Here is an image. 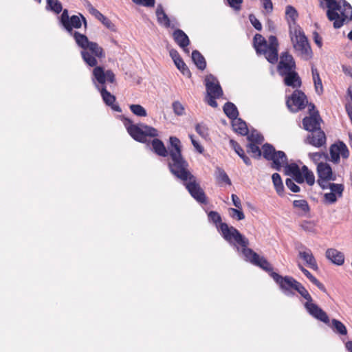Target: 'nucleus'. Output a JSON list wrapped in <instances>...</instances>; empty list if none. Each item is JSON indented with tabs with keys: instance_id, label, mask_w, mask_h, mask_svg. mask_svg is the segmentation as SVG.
Instances as JSON below:
<instances>
[{
	"instance_id": "nucleus-1",
	"label": "nucleus",
	"mask_w": 352,
	"mask_h": 352,
	"mask_svg": "<svg viewBox=\"0 0 352 352\" xmlns=\"http://www.w3.org/2000/svg\"><path fill=\"white\" fill-rule=\"evenodd\" d=\"M172 142L174 151H171V161L167 162V166L170 173L177 179L182 180L184 186L191 197L198 203L206 204L207 197L204 190L197 182L196 177L189 170V164L183 155H181L179 145Z\"/></svg>"
},
{
	"instance_id": "nucleus-2",
	"label": "nucleus",
	"mask_w": 352,
	"mask_h": 352,
	"mask_svg": "<svg viewBox=\"0 0 352 352\" xmlns=\"http://www.w3.org/2000/svg\"><path fill=\"white\" fill-rule=\"evenodd\" d=\"M224 228V237L225 240L230 245H233L237 250H240L241 248V253L244 256V259L252 265L259 267L267 272L271 277V274L273 272V267L271 263L264 257L260 256L251 248H249V240L243 234H242L236 228L233 226L228 227L223 226Z\"/></svg>"
},
{
	"instance_id": "nucleus-3",
	"label": "nucleus",
	"mask_w": 352,
	"mask_h": 352,
	"mask_svg": "<svg viewBox=\"0 0 352 352\" xmlns=\"http://www.w3.org/2000/svg\"><path fill=\"white\" fill-rule=\"evenodd\" d=\"M91 80L96 89L100 91L104 104L114 111L122 112L121 107L116 103V96L107 91L105 85L106 82H116V75L113 72L111 69L104 70L102 66L96 67L92 72Z\"/></svg>"
},
{
	"instance_id": "nucleus-4",
	"label": "nucleus",
	"mask_w": 352,
	"mask_h": 352,
	"mask_svg": "<svg viewBox=\"0 0 352 352\" xmlns=\"http://www.w3.org/2000/svg\"><path fill=\"white\" fill-rule=\"evenodd\" d=\"M268 41L269 44L261 34H256L253 45L258 56L263 54L270 63L275 64L278 60V41L274 35L268 37Z\"/></svg>"
},
{
	"instance_id": "nucleus-5",
	"label": "nucleus",
	"mask_w": 352,
	"mask_h": 352,
	"mask_svg": "<svg viewBox=\"0 0 352 352\" xmlns=\"http://www.w3.org/2000/svg\"><path fill=\"white\" fill-rule=\"evenodd\" d=\"M124 124L131 137L138 142L146 143L147 137L158 136V131L155 128L146 124H141L139 126L138 124H133L130 118H124Z\"/></svg>"
},
{
	"instance_id": "nucleus-6",
	"label": "nucleus",
	"mask_w": 352,
	"mask_h": 352,
	"mask_svg": "<svg viewBox=\"0 0 352 352\" xmlns=\"http://www.w3.org/2000/svg\"><path fill=\"white\" fill-rule=\"evenodd\" d=\"M294 291H296L307 300L304 304V307L310 316L325 324L329 322V318L327 313L317 304L313 302L311 296L300 282L298 281Z\"/></svg>"
},
{
	"instance_id": "nucleus-7",
	"label": "nucleus",
	"mask_w": 352,
	"mask_h": 352,
	"mask_svg": "<svg viewBox=\"0 0 352 352\" xmlns=\"http://www.w3.org/2000/svg\"><path fill=\"white\" fill-rule=\"evenodd\" d=\"M263 157L270 162V168L280 171L283 165L286 164L288 157L283 151H277L275 147L270 144L265 143L262 145Z\"/></svg>"
},
{
	"instance_id": "nucleus-8",
	"label": "nucleus",
	"mask_w": 352,
	"mask_h": 352,
	"mask_svg": "<svg viewBox=\"0 0 352 352\" xmlns=\"http://www.w3.org/2000/svg\"><path fill=\"white\" fill-rule=\"evenodd\" d=\"M71 36L74 37L77 45L82 49L80 54L83 61L89 67H98L97 59L90 52L87 51L91 42L88 39L87 36L77 31H75Z\"/></svg>"
},
{
	"instance_id": "nucleus-9",
	"label": "nucleus",
	"mask_w": 352,
	"mask_h": 352,
	"mask_svg": "<svg viewBox=\"0 0 352 352\" xmlns=\"http://www.w3.org/2000/svg\"><path fill=\"white\" fill-rule=\"evenodd\" d=\"M307 103V96L298 89L294 90L290 96L286 98V106L292 113H297L305 109Z\"/></svg>"
},
{
	"instance_id": "nucleus-10",
	"label": "nucleus",
	"mask_w": 352,
	"mask_h": 352,
	"mask_svg": "<svg viewBox=\"0 0 352 352\" xmlns=\"http://www.w3.org/2000/svg\"><path fill=\"white\" fill-rule=\"evenodd\" d=\"M271 278H273L285 296H295L294 290L295 289L298 281L294 277L290 276H283L276 272H272L271 274Z\"/></svg>"
},
{
	"instance_id": "nucleus-11",
	"label": "nucleus",
	"mask_w": 352,
	"mask_h": 352,
	"mask_svg": "<svg viewBox=\"0 0 352 352\" xmlns=\"http://www.w3.org/2000/svg\"><path fill=\"white\" fill-rule=\"evenodd\" d=\"M326 1V6L328 8L327 11V16L329 21H333V28L335 29L340 28L344 23L346 15L342 12V16L338 13V10L341 8L340 1L338 2L336 0H324Z\"/></svg>"
},
{
	"instance_id": "nucleus-12",
	"label": "nucleus",
	"mask_w": 352,
	"mask_h": 352,
	"mask_svg": "<svg viewBox=\"0 0 352 352\" xmlns=\"http://www.w3.org/2000/svg\"><path fill=\"white\" fill-rule=\"evenodd\" d=\"M173 140H175V142L179 145L181 155H182V146L181 141L178 138L175 136H170L169 138V145L168 146V148H166L164 142L161 140L157 138L153 139L151 142V145L154 153L157 155L164 157L169 155L170 160L168 161V162L171 161L170 152L171 151H174V146H173L172 143Z\"/></svg>"
},
{
	"instance_id": "nucleus-13",
	"label": "nucleus",
	"mask_w": 352,
	"mask_h": 352,
	"mask_svg": "<svg viewBox=\"0 0 352 352\" xmlns=\"http://www.w3.org/2000/svg\"><path fill=\"white\" fill-rule=\"evenodd\" d=\"M80 14L78 15L69 16L68 10L65 9L59 18L60 24L71 35L74 33V29H79L82 27V21Z\"/></svg>"
},
{
	"instance_id": "nucleus-14",
	"label": "nucleus",
	"mask_w": 352,
	"mask_h": 352,
	"mask_svg": "<svg viewBox=\"0 0 352 352\" xmlns=\"http://www.w3.org/2000/svg\"><path fill=\"white\" fill-rule=\"evenodd\" d=\"M295 33L296 41H294L292 38L294 49L296 51L300 52L302 56L305 59L307 60L311 58L312 50L308 42V39L304 32L299 30L298 35L296 34V31H295Z\"/></svg>"
},
{
	"instance_id": "nucleus-15",
	"label": "nucleus",
	"mask_w": 352,
	"mask_h": 352,
	"mask_svg": "<svg viewBox=\"0 0 352 352\" xmlns=\"http://www.w3.org/2000/svg\"><path fill=\"white\" fill-rule=\"evenodd\" d=\"M204 84L208 96L221 97L223 96V89L218 79L213 74H210L206 76Z\"/></svg>"
},
{
	"instance_id": "nucleus-16",
	"label": "nucleus",
	"mask_w": 352,
	"mask_h": 352,
	"mask_svg": "<svg viewBox=\"0 0 352 352\" xmlns=\"http://www.w3.org/2000/svg\"><path fill=\"white\" fill-rule=\"evenodd\" d=\"M296 69V65L294 57L285 51L281 52L280 60L277 65V71L279 74Z\"/></svg>"
},
{
	"instance_id": "nucleus-17",
	"label": "nucleus",
	"mask_w": 352,
	"mask_h": 352,
	"mask_svg": "<svg viewBox=\"0 0 352 352\" xmlns=\"http://www.w3.org/2000/svg\"><path fill=\"white\" fill-rule=\"evenodd\" d=\"M322 120L318 111H315L311 116H306L302 119L303 129L307 131L314 133L321 129L320 123Z\"/></svg>"
},
{
	"instance_id": "nucleus-18",
	"label": "nucleus",
	"mask_w": 352,
	"mask_h": 352,
	"mask_svg": "<svg viewBox=\"0 0 352 352\" xmlns=\"http://www.w3.org/2000/svg\"><path fill=\"white\" fill-rule=\"evenodd\" d=\"M326 140L324 132L320 129V131H315L314 133L311 132L310 134H308L304 142L307 144L320 148L325 145Z\"/></svg>"
},
{
	"instance_id": "nucleus-19",
	"label": "nucleus",
	"mask_w": 352,
	"mask_h": 352,
	"mask_svg": "<svg viewBox=\"0 0 352 352\" xmlns=\"http://www.w3.org/2000/svg\"><path fill=\"white\" fill-rule=\"evenodd\" d=\"M318 179L326 181H335L336 177L333 175L331 166L327 162H320L317 165Z\"/></svg>"
},
{
	"instance_id": "nucleus-20",
	"label": "nucleus",
	"mask_w": 352,
	"mask_h": 352,
	"mask_svg": "<svg viewBox=\"0 0 352 352\" xmlns=\"http://www.w3.org/2000/svg\"><path fill=\"white\" fill-rule=\"evenodd\" d=\"M173 38L175 42L186 53H189L187 47L190 45V39L188 35L181 29H176L173 32Z\"/></svg>"
},
{
	"instance_id": "nucleus-21",
	"label": "nucleus",
	"mask_w": 352,
	"mask_h": 352,
	"mask_svg": "<svg viewBox=\"0 0 352 352\" xmlns=\"http://www.w3.org/2000/svg\"><path fill=\"white\" fill-rule=\"evenodd\" d=\"M279 75L285 77L284 83L285 85L293 88H298L301 86V79L296 72V69L286 72Z\"/></svg>"
},
{
	"instance_id": "nucleus-22",
	"label": "nucleus",
	"mask_w": 352,
	"mask_h": 352,
	"mask_svg": "<svg viewBox=\"0 0 352 352\" xmlns=\"http://www.w3.org/2000/svg\"><path fill=\"white\" fill-rule=\"evenodd\" d=\"M326 258L334 265L340 266L344 263V255L334 248H329L325 253Z\"/></svg>"
},
{
	"instance_id": "nucleus-23",
	"label": "nucleus",
	"mask_w": 352,
	"mask_h": 352,
	"mask_svg": "<svg viewBox=\"0 0 352 352\" xmlns=\"http://www.w3.org/2000/svg\"><path fill=\"white\" fill-rule=\"evenodd\" d=\"M229 143L232 148L243 160L244 164L248 166H252V163L250 158L246 155L245 151L240 144L233 139H230Z\"/></svg>"
},
{
	"instance_id": "nucleus-24",
	"label": "nucleus",
	"mask_w": 352,
	"mask_h": 352,
	"mask_svg": "<svg viewBox=\"0 0 352 352\" xmlns=\"http://www.w3.org/2000/svg\"><path fill=\"white\" fill-rule=\"evenodd\" d=\"M301 247L306 249V251L300 252L299 256L303 259L308 266L314 270L318 269V264L315 257L314 256L311 250L307 249L305 246L301 245Z\"/></svg>"
},
{
	"instance_id": "nucleus-25",
	"label": "nucleus",
	"mask_w": 352,
	"mask_h": 352,
	"mask_svg": "<svg viewBox=\"0 0 352 352\" xmlns=\"http://www.w3.org/2000/svg\"><path fill=\"white\" fill-rule=\"evenodd\" d=\"M233 130L241 135H247L248 129L246 122L241 118H238L232 120Z\"/></svg>"
},
{
	"instance_id": "nucleus-26",
	"label": "nucleus",
	"mask_w": 352,
	"mask_h": 352,
	"mask_svg": "<svg viewBox=\"0 0 352 352\" xmlns=\"http://www.w3.org/2000/svg\"><path fill=\"white\" fill-rule=\"evenodd\" d=\"M293 207L298 209V215L306 217L310 212V207L307 200L298 199L293 201Z\"/></svg>"
},
{
	"instance_id": "nucleus-27",
	"label": "nucleus",
	"mask_w": 352,
	"mask_h": 352,
	"mask_svg": "<svg viewBox=\"0 0 352 352\" xmlns=\"http://www.w3.org/2000/svg\"><path fill=\"white\" fill-rule=\"evenodd\" d=\"M223 111L226 116L230 119L234 120L239 116V111L236 105L232 102H227L223 107Z\"/></svg>"
},
{
	"instance_id": "nucleus-28",
	"label": "nucleus",
	"mask_w": 352,
	"mask_h": 352,
	"mask_svg": "<svg viewBox=\"0 0 352 352\" xmlns=\"http://www.w3.org/2000/svg\"><path fill=\"white\" fill-rule=\"evenodd\" d=\"M192 60L199 69L203 71L206 68V59L199 51L195 50L192 52Z\"/></svg>"
},
{
	"instance_id": "nucleus-29",
	"label": "nucleus",
	"mask_w": 352,
	"mask_h": 352,
	"mask_svg": "<svg viewBox=\"0 0 352 352\" xmlns=\"http://www.w3.org/2000/svg\"><path fill=\"white\" fill-rule=\"evenodd\" d=\"M272 182L276 190V192L280 197L284 196L285 187L279 173H274L272 175Z\"/></svg>"
},
{
	"instance_id": "nucleus-30",
	"label": "nucleus",
	"mask_w": 352,
	"mask_h": 352,
	"mask_svg": "<svg viewBox=\"0 0 352 352\" xmlns=\"http://www.w3.org/2000/svg\"><path fill=\"white\" fill-rule=\"evenodd\" d=\"M208 221L210 222H212L216 225H217V223H219V228L221 230V235H222L223 238L225 239L224 234H223V231H224L223 226L226 225L228 227H229V226L226 223L221 222V217L219 214V213L216 211H210L208 214Z\"/></svg>"
},
{
	"instance_id": "nucleus-31",
	"label": "nucleus",
	"mask_w": 352,
	"mask_h": 352,
	"mask_svg": "<svg viewBox=\"0 0 352 352\" xmlns=\"http://www.w3.org/2000/svg\"><path fill=\"white\" fill-rule=\"evenodd\" d=\"M246 151L250 154L251 157L255 160H260L263 156V150L258 145L253 143H248L246 145Z\"/></svg>"
},
{
	"instance_id": "nucleus-32",
	"label": "nucleus",
	"mask_w": 352,
	"mask_h": 352,
	"mask_svg": "<svg viewBox=\"0 0 352 352\" xmlns=\"http://www.w3.org/2000/svg\"><path fill=\"white\" fill-rule=\"evenodd\" d=\"M331 327L334 333L340 336H346L347 334V329L346 326L340 320L337 319L331 320Z\"/></svg>"
},
{
	"instance_id": "nucleus-33",
	"label": "nucleus",
	"mask_w": 352,
	"mask_h": 352,
	"mask_svg": "<svg viewBox=\"0 0 352 352\" xmlns=\"http://www.w3.org/2000/svg\"><path fill=\"white\" fill-rule=\"evenodd\" d=\"M285 17L289 25L292 23L296 24V19L298 17L296 9L292 6H287L285 8Z\"/></svg>"
},
{
	"instance_id": "nucleus-34",
	"label": "nucleus",
	"mask_w": 352,
	"mask_h": 352,
	"mask_svg": "<svg viewBox=\"0 0 352 352\" xmlns=\"http://www.w3.org/2000/svg\"><path fill=\"white\" fill-rule=\"evenodd\" d=\"M216 180L219 184L225 183L228 185H232V182L226 172L221 167L217 166L215 170Z\"/></svg>"
},
{
	"instance_id": "nucleus-35",
	"label": "nucleus",
	"mask_w": 352,
	"mask_h": 352,
	"mask_svg": "<svg viewBox=\"0 0 352 352\" xmlns=\"http://www.w3.org/2000/svg\"><path fill=\"white\" fill-rule=\"evenodd\" d=\"M91 52V54L94 56L96 58H102L105 57V53L102 47L99 46V45L96 42H91L90 45L87 48Z\"/></svg>"
},
{
	"instance_id": "nucleus-36",
	"label": "nucleus",
	"mask_w": 352,
	"mask_h": 352,
	"mask_svg": "<svg viewBox=\"0 0 352 352\" xmlns=\"http://www.w3.org/2000/svg\"><path fill=\"white\" fill-rule=\"evenodd\" d=\"M329 153L331 155V160L335 164L340 162V148L339 142L333 144L329 148Z\"/></svg>"
},
{
	"instance_id": "nucleus-37",
	"label": "nucleus",
	"mask_w": 352,
	"mask_h": 352,
	"mask_svg": "<svg viewBox=\"0 0 352 352\" xmlns=\"http://www.w3.org/2000/svg\"><path fill=\"white\" fill-rule=\"evenodd\" d=\"M46 8L53 11L56 14H59L63 10L62 3L58 0H46Z\"/></svg>"
},
{
	"instance_id": "nucleus-38",
	"label": "nucleus",
	"mask_w": 352,
	"mask_h": 352,
	"mask_svg": "<svg viewBox=\"0 0 352 352\" xmlns=\"http://www.w3.org/2000/svg\"><path fill=\"white\" fill-rule=\"evenodd\" d=\"M283 168H284L285 175L288 176H292L300 170L299 166L296 163L292 162L289 164L288 160L287 161L286 164L283 165Z\"/></svg>"
},
{
	"instance_id": "nucleus-39",
	"label": "nucleus",
	"mask_w": 352,
	"mask_h": 352,
	"mask_svg": "<svg viewBox=\"0 0 352 352\" xmlns=\"http://www.w3.org/2000/svg\"><path fill=\"white\" fill-rule=\"evenodd\" d=\"M129 109L134 115L138 117H146L147 116L146 110L140 104H131Z\"/></svg>"
},
{
	"instance_id": "nucleus-40",
	"label": "nucleus",
	"mask_w": 352,
	"mask_h": 352,
	"mask_svg": "<svg viewBox=\"0 0 352 352\" xmlns=\"http://www.w3.org/2000/svg\"><path fill=\"white\" fill-rule=\"evenodd\" d=\"M329 188L331 190V192L334 193L338 197H341L344 190V186L342 184L329 183Z\"/></svg>"
},
{
	"instance_id": "nucleus-41",
	"label": "nucleus",
	"mask_w": 352,
	"mask_h": 352,
	"mask_svg": "<svg viewBox=\"0 0 352 352\" xmlns=\"http://www.w3.org/2000/svg\"><path fill=\"white\" fill-rule=\"evenodd\" d=\"M175 65L184 76L187 78L191 77V72L183 59L179 60V61L175 63Z\"/></svg>"
},
{
	"instance_id": "nucleus-42",
	"label": "nucleus",
	"mask_w": 352,
	"mask_h": 352,
	"mask_svg": "<svg viewBox=\"0 0 352 352\" xmlns=\"http://www.w3.org/2000/svg\"><path fill=\"white\" fill-rule=\"evenodd\" d=\"M229 214L230 216L237 221H241L245 219V214L241 209L239 208H229Z\"/></svg>"
},
{
	"instance_id": "nucleus-43",
	"label": "nucleus",
	"mask_w": 352,
	"mask_h": 352,
	"mask_svg": "<svg viewBox=\"0 0 352 352\" xmlns=\"http://www.w3.org/2000/svg\"><path fill=\"white\" fill-rule=\"evenodd\" d=\"M107 29L112 32H116L117 28L116 25L107 16L102 15L98 19Z\"/></svg>"
},
{
	"instance_id": "nucleus-44",
	"label": "nucleus",
	"mask_w": 352,
	"mask_h": 352,
	"mask_svg": "<svg viewBox=\"0 0 352 352\" xmlns=\"http://www.w3.org/2000/svg\"><path fill=\"white\" fill-rule=\"evenodd\" d=\"M309 158L315 163L318 164V161L324 157L326 160H329V155L325 152H315V153H309Z\"/></svg>"
},
{
	"instance_id": "nucleus-45",
	"label": "nucleus",
	"mask_w": 352,
	"mask_h": 352,
	"mask_svg": "<svg viewBox=\"0 0 352 352\" xmlns=\"http://www.w3.org/2000/svg\"><path fill=\"white\" fill-rule=\"evenodd\" d=\"M196 132L203 138L206 139L208 136V129L203 124L198 123L195 125Z\"/></svg>"
},
{
	"instance_id": "nucleus-46",
	"label": "nucleus",
	"mask_w": 352,
	"mask_h": 352,
	"mask_svg": "<svg viewBox=\"0 0 352 352\" xmlns=\"http://www.w3.org/2000/svg\"><path fill=\"white\" fill-rule=\"evenodd\" d=\"M247 139L249 142L248 143H253L257 145L261 144L264 141L263 136L259 133H256V135L252 133L251 135H248Z\"/></svg>"
},
{
	"instance_id": "nucleus-47",
	"label": "nucleus",
	"mask_w": 352,
	"mask_h": 352,
	"mask_svg": "<svg viewBox=\"0 0 352 352\" xmlns=\"http://www.w3.org/2000/svg\"><path fill=\"white\" fill-rule=\"evenodd\" d=\"M173 112L175 115L180 116L184 114V107L182 104L179 101H175L172 104Z\"/></svg>"
},
{
	"instance_id": "nucleus-48",
	"label": "nucleus",
	"mask_w": 352,
	"mask_h": 352,
	"mask_svg": "<svg viewBox=\"0 0 352 352\" xmlns=\"http://www.w3.org/2000/svg\"><path fill=\"white\" fill-rule=\"evenodd\" d=\"M295 181L289 178H287L285 180L286 186L294 193L299 192L300 191V188L295 184Z\"/></svg>"
},
{
	"instance_id": "nucleus-49",
	"label": "nucleus",
	"mask_w": 352,
	"mask_h": 352,
	"mask_svg": "<svg viewBox=\"0 0 352 352\" xmlns=\"http://www.w3.org/2000/svg\"><path fill=\"white\" fill-rule=\"evenodd\" d=\"M300 227L302 230L309 232H315V225L312 221H303Z\"/></svg>"
},
{
	"instance_id": "nucleus-50",
	"label": "nucleus",
	"mask_w": 352,
	"mask_h": 352,
	"mask_svg": "<svg viewBox=\"0 0 352 352\" xmlns=\"http://www.w3.org/2000/svg\"><path fill=\"white\" fill-rule=\"evenodd\" d=\"M249 20L252 25V26L258 31H261L262 30V24L259 21V20L255 16L254 14H250L249 15Z\"/></svg>"
},
{
	"instance_id": "nucleus-51",
	"label": "nucleus",
	"mask_w": 352,
	"mask_h": 352,
	"mask_svg": "<svg viewBox=\"0 0 352 352\" xmlns=\"http://www.w3.org/2000/svg\"><path fill=\"white\" fill-rule=\"evenodd\" d=\"M339 148H340V155L344 159H346L349 156V151L346 146V145L341 141H339Z\"/></svg>"
},
{
	"instance_id": "nucleus-52",
	"label": "nucleus",
	"mask_w": 352,
	"mask_h": 352,
	"mask_svg": "<svg viewBox=\"0 0 352 352\" xmlns=\"http://www.w3.org/2000/svg\"><path fill=\"white\" fill-rule=\"evenodd\" d=\"M337 197L333 192H327L324 195V201L328 204H332L336 202Z\"/></svg>"
},
{
	"instance_id": "nucleus-53",
	"label": "nucleus",
	"mask_w": 352,
	"mask_h": 352,
	"mask_svg": "<svg viewBox=\"0 0 352 352\" xmlns=\"http://www.w3.org/2000/svg\"><path fill=\"white\" fill-rule=\"evenodd\" d=\"M309 280L315 285L320 290L323 292H326L327 289L324 285L320 283L314 275L309 277Z\"/></svg>"
},
{
	"instance_id": "nucleus-54",
	"label": "nucleus",
	"mask_w": 352,
	"mask_h": 352,
	"mask_svg": "<svg viewBox=\"0 0 352 352\" xmlns=\"http://www.w3.org/2000/svg\"><path fill=\"white\" fill-rule=\"evenodd\" d=\"M304 181L305 180L309 186H313L315 183V176L311 170L308 173L303 175Z\"/></svg>"
},
{
	"instance_id": "nucleus-55",
	"label": "nucleus",
	"mask_w": 352,
	"mask_h": 352,
	"mask_svg": "<svg viewBox=\"0 0 352 352\" xmlns=\"http://www.w3.org/2000/svg\"><path fill=\"white\" fill-rule=\"evenodd\" d=\"M314 88L316 94L319 96L322 95L324 92V89L322 83L321 78L314 81Z\"/></svg>"
},
{
	"instance_id": "nucleus-56",
	"label": "nucleus",
	"mask_w": 352,
	"mask_h": 352,
	"mask_svg": "<svg viewBox=\"0 0 352 352\" xmlns=\"http://www.w3.org/2000/svg\"><path fill=\"white\" fill-rule=\"evenodd\" d=\"M136 4L142 5L146 7H153L155 5V0H132Z\"/></svg>"
},
{
	"instance_id": "nucleus-57",
	"label": "nucleus",
	"mask_w": 352,
	"mask_h": 352,
	"mask_svg": "<svg viewBox=\"0 0 352 352\" xmlns=\"http://www.w3.org/2000/svg\"><path fill=\"white\" fill-rule=\"evenodd\" d=\"M291 177H292V178H290V179H293L294 181H295L298 184H302V183H304L303 175L300 172V170H298L297 173H296L295 174H294Z\"/></svg>"
},
{
	"instance_id": "nucleus-58",
	"label": "nucleus",
	"mask_w": 352,
	"mask_h": 352,
	"mask_svg": "<svg viewBox=\"0 0 352 352\" xmlns=\"http://www.w3.org/2000/svg\"><path fill=\"white\" fill-rule=\"evenodd\" d=\"M169 54H170V56L171 57V58L173 59L174 63H176L177 62H178L179 60L182 59V57L180 56L179 52L175 49H171L169 51Z\"/></svg>"
},
{
	"instance_id": "nucleus-59",
	"label": "nucleus",
	"mask_w": 352,
	"mask_h": 352,
	"mask_svg": "<svg viewBox=\"0 0 352 352\" xmlns=\"http://www.w3.org/2000/svg\"><path fill=\"white\" fill-rule=\"evenodd\" d=\"M229 6L235 9L240 10L241 5L243 3V0H227Z\"/></svg>"
},
{
	"instance_id": "nucleus-60",
	"label": "nucleus",
	"mask_w": 352,
	"mask_h": 352,
	"mask_svg": "<svg viewBox=\"0 0 352 352\" xmlns=\"http://www.w3.org/2000/svg\"><path fill=\"white\" fill-rule=\"evenodd\" d=\"M263 7L266 10L267 12H272L273 10V3L272 0H262Z\"/></svg>"
},
{
	"instance_id": "nucleus-61",
	"label": "nucleus",
	"mask_w": 352,
	"mask_h": 352,
	"mask_svg": "<svg viewBox=\"0 0 352 352\" xmlns=\"http://www.w3.org/2000/svg\"><path fill=\"white\" fill-rule=\"evenodd\" d=\"M161 18L162 21V24H164L166 28H170L172 29L175 28L174 25H170V19L166 13L162 14Z\"/></svg>"
},
{
	"instance_id": "nucleus-62",
	"label": "nucleus",
	"mask_w": 352,
	"mask_h": 352,
	"mask_svg": "<svg viewBox=\"0 0 352 352\" xmlns=\"http://www.w3.org/2000/svg\"><path fill=\"white\" fill-rule=\"evenodd\" d=\"M231 199H232V203H233V205L237 208H239V209H241L242 208V204H241V200L239 198V197L235 195V194H232L231 195Z\"/></svg>"
},
{
	"instance_id": "nucleus-63",
	"label": "nucleus",
	"mask_w": 352,
	"mask_h": 352,
	"mask_svg": "<svg viewBox=\"0 0 352 352\" xmlns=\"http://www.w3.org/2000/svg\"><path fill=\"white\" fill-rule=\"evenodd\" d=\"M155 13H156L158 23H162L161 15L164 14L165 12H164L163 7L161 4H159L157 6Z\"/></svg>"
},
{
	"instance_id": "nucleus-64",
	"label": "nucleus",
	"mask_w": 352,
	"mask_h": 352,
	"mask_svg": "<svg viewBox=\"0 0 352 352\" xmlns=\"http://www.w3.org/2000/svg\"><path fill=\"white\" fill-rule=\"evenodd\" d=\"M342 70L346 76H349L352 78V67L351 66L342 65Z\"/></svg>"
}]
</instances>
